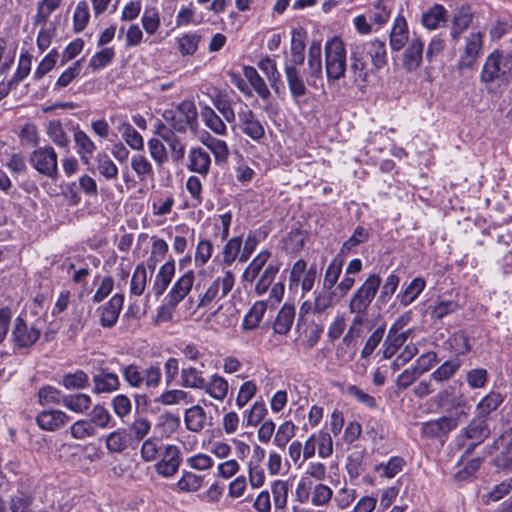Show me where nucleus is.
Wrapping results in <instances>:
<instances>
[{
    "instance_id": "nucleus-1",
    "label": "nucleus",
    "mask_w": 512,
    "mask_h": 512,
    "mask_svg": "<svg viewBox=\"0 0 512 512\" xmlns=\"http://www.w3.org/2000/svg\"><path fill=\"white\" fill-rule=\"evenodd\" d=\"M321 43L314 41L308 50V70L301 73L298 69L290 67V92L294 97L304 96L307 92L303 81L306 75L307 83L316 86L315 80L322 75Z\"/></svg>"
},
{
    "instance_id": "nucleus-2",
    "label": "nucleus",
    "mask_w": 512,
    "mask_h": 512,
    "mask_svg": "<svg viewBox=\"0 0 512 512\" xmlns=\"http://www.w3.org/2000/svg\"><path fill=\"white\" fill-rule=\"evenodd\" d=\"M121 373L126 384L134 389H155L161 383L162 373L158 365L142 368L137 364L122 366Z\"/></svg>"
},
{
    "instance_id": "nucleus-3",
    "label": "nucleus",
    "mask_w": 512,
    "mask_h": 512,
    "mask_svg": "<svg viewBox=\"0 0 512 512\" xmlns=\"http://www.w3.org/2000/svg\"><path fill=\"white\" fill-rule=\"evenodd\" d=\"M325 68L328 81L339 80L345 75L346 49L338 37H333L325 44Z\"/></svg>"
},
{
    "instance_id": "nucleus-4",
    "label": "nucleus",
    "mask_w": 512,
    "mask_h": 512,
    "mask_svg": "<svg viewBox=\"0 0 512 512\" xmlns=\"http://www.w3.org/2000/svg\"><path fill=\"white\" fill-rule=\"evenodd\" d=\"M195 282V274L192 270L182 274L172 285L170 291L165 297L166 305L158 312V318L162 320H170L173 310L192 290Z\"/></svg>"
},
{
    "instance_id": "nucleus-5",
    "label": "nucleus",
    "mask_w": 512,
    "mask_h": 512,
    "mask_svg": "<svg viewBox=\"0 0 512 512\" xmlns=\"http://www.w3.org/2000/svg\"><path fill=\"white\" fill-rule=\"evenodd\" d=\"M380 284V276L377 274H370L364 283L354 291L348 305L350 313L368 314V308L371 305Z\"/></svg>"
},
{
    "instance_id": "nucleus-6",
    "label": "nucleus",
    "mask_w": 512,
    "mask_h": 512,
    "mask_svg": "<svg viewBox=\"0 0 512 512\" xmlns=\"http://www.w3.org/2000/svg\"><path fill=\"white\" fill-rule=\"evenodd\" d=\"M235 284V275L232 271H224L217 276L205 292L199 294L197 308H205L213 301L220 300L228 295Z\"/></svg>"
},
{
    "instance_id": "nucleus-7",
    "label": "nucleus",
    "mask_w": 512,
    "mask_h": 512,
    "mask_svg": "<svg viewBox=\"0 0 512 512\" xmlns=\"http://www.w3.org/2000/svg\"><path fill=\"white\" fill-rule=\"evenodd\" d=\"M31 166L41 175L56 179L58 175V156L51 146L38 147L29 156Z\"/></svg>"
},
{
    "instance_id": "nucleus-8",
    "label": "nucleus",
    "mask_w": 512,
    "mask_h": 512,
    "mask_svg": "<svg viewBox=\"0 0 512 512\" xmlns=\"http://www.w3.org/2000/svg\"><path fill=\"white\" fill-rule=\"evenodd\" d=\"M316 278V266L307 267L306 261L299 259L290 270V291H296L300 285L304 295L313 288Z\"/></svg>"
},
{
    "instance_id": "nucleus-9",
    "label": "nucleus",
    "mask_w": 512,
    "mask_h": 512,
    "mask_svg": "<svg viewBox=\"0 0 512 512\" xmlns=\"http://www.w3.org/2000/svg\"><path fill=\"white\" fill-rule=\"evenodd\" d=\"M485 33L477 30L472 31L465 38V46L458 61L460 69L473 67L481 54Z\"/></svg>"
},
{
    "instance_id": "nucleus-10",
    "label": "nucleus",
    "mask_w": 512,
    "mask_h": 512,
    "mask_svg": "<svg viewBox=\"0 0 512 512\" xmlns=\"http://www.w3.org/2000/svg\"><path fill=\"white\" fill-rule=\"evenodd\" d=\"M458 418L454 416H442L438 419L421 423V435L429 439H442L456 429Z\"/></svg>"
},
{
    "instance_id": "nucleus-11",
    "label": "nucleus",
    "mask_w": 512,
    "mask_h": 512,
    "mask_svg": "<svg viewBox=\"0 0 512 512\" xmlns=\"http://www.w3.org/2000/svg\"><path fill=\"white\" fill-rule=\"evenodd\" d=\"M238 128L255 141H259L265 135V130L256 115L246 104H240L237 110Z\"/></svg>"
},
{
    "instance_id": "nucleus-12",
    "label": "nucleus",
    "mask_w": 512,
    "mask_h": 512,
    "mask_svg": "<svg viewBox=\"0 0 512 512\" xmlns=\"http://www.w3.org/2000/svg\"><path fill=\"white\" fill-rule=\"evenodd\" d=\"M181 452L176 445H167L164 448L162 458L155 464L157 474L170 478L174 476L181 465Z\"/></svg>"
},
{
    "instance_id": "nucleus-13",
    "label": "nucleus",
    "mask_w": 512,
    "mask_h": 512,
    "mask_svg": "<svg viewBox=\"0 0 512 512\" xmlns=\"http://www.w3.org/2000/svg\"><path fill=\"white\" fill-rule=\"evenodd\" d=\"M123 304L124 295L116 293L104 305L97 308L99 322L103 328H112L116 325Z\"/></svg>"
},
{
    "instance_id": "nucleus-14",
    "label": "nucleus",
    "mask_w": 512,
    "mask_h": 512,
    "mask_svg": "<svg viewBox=\"0 0 512 512\" xmlns=\"http://www.w3.org/2000/svg\"><path fill=\"white\" fill-rule=\"evenodd\" d=\"M507 65L504 62V57L498 52L491 53L483 65L480 80L489 84L501 78L506 72Z\"/></svg>"
},
{
    "instance_id": "nucleus-15",
    "label": "nucleus",
    "mask_w": 512,
    "mask_h": 512,
    "mask_svg": "<svg viewBox=\"0 0 512 512\" xmlns=\"http://www.w3.org/2000/svg\"><path fill=\"white\" fill-rule=\"evenodd\" d=\"M186 167L189 171L206 177L211 168L209 152L202 147H191L188 151Z\"/></svg>"
},
{
    "instance_id": "nucleus-16",
    "label": "nucleus",
    "mask_w": 512,
    "mask_h": 512,
    "mask_svg": "<svg viewBox=\"0 0 512 512\" xmlns=\"http://www.w3.org/2000/svg\"><path fill=\"white\" fill-rule=\"evenodd\" d=\"M355 47L363 56H368L376 70L383 68L387 64V52L385 43L381 40L356 44Z\"/></svg>"
},
{
    "instance_id": "nucleus-17",
    "label": "nucleus",
    "mask_w": 512,
    "mask_h": 512,
    "mask_svg": "<svg viewBox=\"0 0 512 512\" xmlns=\"http://www.w3.org/2000/svg\"><path fill=\"white\" fill-rule=\"evenodd\" d=\"M70 421V416L61 410H43L36 417V423L44 431H57Z\"/></svg>"
},
{
    "instance_id": "nucleus-18",
    "label": "nucleus",
    "mask_w": 512,
    "mask_h": 512,
    "mask_svg": "<svg viewBox=\"0 0 512 512\" xmlns=\"http://www.w3.org/2000/svg\"><path fill=\"white\" fill-rule=\"evenodd\" d=\"M12 337L17 346L31 347L39 339L40 331L33 327H28L22 318L17 317L12 331Z\"/></svg>"
},
{
    "instance_id": "nucleus-19",
    "label": "nucleus",
    "mask_w": 512,
    "mask_h": 512,
    "mask_svg": "<svg viewBox=\"0 0 512 512\" xmlns=\"http://www.w3.org/2000/svg\"><path fill=\"white\" fill-rule=\"evenodd\" d=\"M424 42L419 37H413L404 51L403 67L411 72L420 67L423 58Z\"/></svg>"
},
{
    "instance_id": "nucleus-20",
    "label": "nucleus",
    "mask_w": 512,
    "mask_h": 512,
    "mask_svg": "<svg viewBox=\"0 0 512 512\" xmlns=\"http://www.w3.org/2000/svg\"><path fill=\"white\" fill-rule=\"evenodd\" d=\"M92 380L93 392L96 394L112 393L120 388L118 375L104 368H100L99 372L93 375Z\"/></svg>"
},
{
    "instance_id": "nucleus-21",
    "label": "nucleus",
    "mask_w": 512,
    "mask_h": 512,
    "mask_svg": "<svg viewBox=\"0 0 512 512\" xmlns=\"http://www.w3.org/2000/svg\"><path fill=\"white\" fill-rule=\"evenodd\" d=\"M176 265L173 259L165 262L158 270L152 285V291L156 297H160L167 290L174 275Z\"/></svg>"
},
{
    "instance_id": "nucleus-22",
    "label": "nucleus",
    "mask_w": 512,
    "mask_h": 512,
    "mask_svg": "<svg viewBox=\"0 0 512 512\" xmlns=\"http://www.w3.org/2000/svg\"><path fill=\"white\" fill-rule=\"evenodd\" d=\"M310 312L315 313L314 309H313V303L306 301L300 307L299 322L297 324L296 330L298 333H300V335L302 334V332H304V333L309 332L310 333L309 342L311 345H314L320 337L322 328H320L313 322H311L310 324L306 323L307 315Z\"/></svg>"
},
{
    "instance_id": "nucleus-23",
    "label": "nucleus",
    "mask_w": 512,
    "mask_h": 512,
    "mask_svg": "<svg viewBox=\"0 0 512 512\" xmlns=\"http://www.w3.org/2000/svg\"><path fill=\"white\" fill-rule=\"evenodd\" d=\"M473 21V12L469 6H462L454 14L450 36L451 39L457 42L464 31H466Z\"/></svg>"
},
{
    "instance_id": "nucleus-24",
    "label": "nucleus",
    "mask_w": 512,
    "mask_h": 512,
    "mask_svg": "<svg viewBox=\"0 0 512 512\" xmlns=\"http://www.w3.org/2000/svg\"><path fill=\"white\" fill-rule=\"evenodd\" d=\"M76 151L84 165H89L96 145L83 130L77 128L74 131Z\"/></svg>"
},
{
    "instance_id": "nucleus-25",
    "label": "nucleus",
    "mask_w": 512,
    "mask_h": 512,
    "mask_svg": "<svg viewBox=\"0 0 512 512\" xmlns=\"http://www.w3.org/2000/svg\"><path fill=\"white\" fill-rule=\"evenodd\" d=\"M407 22L401 15L394 20L393 27L390 32V46L393 51L401 50L410 41Z\"/></svg>"
},
{
    "instance_id": "nucleus-26",
    "label": "nucleus",
    "mask_w": 512,
    "mask_h": 512,
    "mask_svg": "<svg viewBox=\"0 0 512 512\" xmlns=\"http://www.w3.org/2000/svg\"><path fill=\"white\" fill-rule=\"evenodd\" d=\"M448 12L441 4H434L422 13L421 23L428 30H435L447 22Z\"/></svg>"
},
{
    "instance_id": "nucleus-27",
    "label": "nucleus",
    "mask_w": 512,
    "mask_h": 512,
    "mask_svg": "<svg viewBox=\"0 0 512 512\" xmlns=\"http://www.w3.org/2000/svg\"><path fill=\"white\" fill-rule=\"evenodd\" d=\"M496 450H499L495 457V464L499 468H508L512 466V436L509 434L501 435L495 442Z\"/></svg>"
},
{
    "instance_id": "nucleus-28",
    "label": "nucleus",
    "mask_w": 512,
    "mask_h": 512,
    "mask_svg": "<svg viewBox=\"0 0 512 512\" xmlns=\"http://www.w3.org/2000/svg\"><path fill=\"white\" fill-rule=\"evenodd\" d=\"M392 9V0H375L368 9L369 19L379 26L384 25L389 20Z\"/></svg>"
},
{
    "instance_id": "nucleus-29",
    "label": "nucleus",
    "mask_w": 512,
    "mask_h": 512,
    "mask_svg": "<svg viewBox=\"0 0 512 512\" xmlns=\"http://www.w3.org/2000/svg\"><path fill=\"white\" fill-rule=\"evenodd\" d=\"M464 432L468 439L474 440L468 451L473 449L476 445L480 444L490 434L486 420L482 419L480 416L472 420L465 428Z\"/></svg>"
},
{
    "instance_id": "nucleus-30",
    "label": "nucleus",
    "mask_w": 512,
    "mask_h": 512,
    "mask_svg": "<svg viewBox=\"0 0 512 512\" xmlns=\"http://www.w3.org/2000/svg\"><path fill=\"white\" fill-rule=\"evenodd\" d=\"M240 104H243L240 98L233 100L227 97H218L214 100L215 108L229 124L233 125V128L236 126V108L240 109Z\"/></svg>"
},
{
    "instance_id": "nucleus-31",
    "label": "nucleus",
    "mask_w": 512,
    "mask_h": 512,
    "mask_svg": "<svg viewBox=\"0 0 512 512\" xmlns=\"http://www.w3.org/2000/svg\"><path fill=\"white\" fill-rule=\"evenodd\" d=\"M228 389L227 380L218 374L211 375L209 381H205V387L202 388L210 397L219 401L227 396Z\"/></svg>"
},
{
    "instance_id": "nucleus-32",
    "label": "nucleus",
    "mask_w": 512,
    "mask_h": 512,
    "mask_svg": "<svg viewBox=\"0 0 512 512\" xmlns=\"http://www.w3.org/2000/svg\"><path fill=\"white\" fill-rule=\"evenodd\" d=\"M307 33L302 28L295 29L292 32L291 38V56L292 61L295 64H303L305 59V47H306Z\"/></svg>"
},
{
    "instance_id": "nucleus-33",
    "label": "nucleus",
    "mask_w": 512,
    "mask_h": 512,
    "mask_svg": "<svg viewBox=\"0 0 512 512\" xmlns=\"http://www.w3.org/2000/svg\"><path fill=\"white\" fill-rule=\"evenodd\" d=\"M181 385L186 388L200 389L205 387V378L203 377V371L196 367L189 366L182 368L181 373Z\"/></svg>"
},
{
    "instance_id": "nucleus-34",
    "label": "nucleus",
    "mask_w": 512,
    "mask_h": 512,
    "mask_svg": "<svg viewBox=\"0 0 512 512\" xmlns=\"http://www.w3.org/2000/svg\"><path fill=\"white\" fill-rule=\"evenodd\" d=\"M184 421L188 430L192 432H199L204 428L206 413L201 406H192L186 410Z\"/></svg>"
},
{
    "instance_id": "nucleus-35",
    "label": "nucleus",
    "mask_w": 512,
    "mask_h": 512,
    "mask_svg": "<svg viewBox=\"0 0 512 512\" xmlns=\"http://www.w3.org/2000/svg\"><path fill=\"white\" fill-rule=\"evenodd\" d=\"M62 404L75 413H84L90 408L92 399L89 395L84 393L64 395Z\"/></svg>"
},
{
    "instance_id": "nucleus-36",
    "label": "nucleus",
    "mask_w": 512,
    "mask_h": 512,
    "mask_svg": "<svg viewBox=\"0 0 512 512\" xmlns=\"http://www.w3.org/2000/svg\"><path fill=\"white\" fill-rule=\"evenodd\" d=\"M354 317L348 328L347 333L343 337V342L348 346L354 343L359 337L362 336L365 326L368 323V314H353Z\"/></svg>"
},
{
    "instance_id": "nucleus-37",
    "label": "nucleus",
    "mask_w": 512,
    "mask_h": 512,
    "mask_svg": "<svg viewBox=\"0 0 512 512\" xmlns=\"http://www.w3.org/2000/svg\"><path fill=\"white\" fill-rule=\"evenodd\" d=\"M344 264V259L337 255L335 256L329 265L327 266L323 279V289L332 290L336 285Z\"/></svg>"
},
{
    "instance_id": "nucleus-38",
    "label": "nucleus",
    "mask_w": 512,
    "mask_h": 512,
    "mask_svg": "<svg viewBox=\"0 0 512 512\" xmlns=\"http://www.w3.org/2000/svg\"><path fill=\"white\" fill-rule=\"evenodd\" d=\"M410 335V330L400 333L388 331V335L383 344V356L385 359L391 358L396 354L397 350L406 342Z\"/></svg>"
},
{
    "instance_id": "nucleus-39",
    "label": "nucleus",
    "mask_w": 512,
    "mask_h": 512,
    "mask_svg": "<svg viewBox=\"0 0 512 512\" xmlns=\"http://www.w3.org/2000/svg\"><path fill=\"white\" fill-rule=\"evenodd\" d=\"M105 445L110 453H122L128 447V435L125 429H117L109 433Z\"/></svg>"
},
{
    "instance_id": "nucleus-40",
    "label": "nucleus",
    "mask_w": 512,
    "mask_h": 512,
    "mask_svg": "<svg viewBox=\"0 0 512 512\" xmlns=\"http://www.w3.org/2000/svg\"><path fill=\"white\" fill-rule=\"evenodd\" d=\"M201 117L204 124L215 134L225 135L227 127L224 121L216 114V112L208 106H205L201 111Z\"/></svg>"
},
{
    "instance_id": "nucleus-41",
    "label": "nucleus",
    "mask_w": 512,
    "mask_h": 512,
    "mask_svg": "<svg viewBox=\"0 0 512 512\" xmlns=\"http://www.w3.org/2000/svg\"><path fill=\"white\" fill-rule=\"evenodd\" d=\"M61 384L68 390H81L89 386V377L85 371L78 369L73 373L65 374Z\"/></svg>"
},
{
    "instance_id": "nucleus-42",
    "label": "nucleus",
    "mask_w": 512,
    "mask_h": 512,
    "mask_svg": "<svg viewBox=\"0 0 512 512\" xmlns=\"http://www.w3.org/2000/svg\"><path fill=\"white\" fill-rule=\"evenodd\" d=\"M503 402V397L500 393L491 391L476 406L478 416L485 417L491 412L495 411Z\"/></svg>"
},
{
    "instance_id": "nucleus-43",
    "label": "nucleus",
    "mask_w": 512,
    "mask_h": 512,
    "mask_svg": "<svg viewBox=\"0 0 512 512\" xmlns=\"http://www.w3.org/2000/svg\"><path fill=\"white\" fill-rule=\"evenodd\" d=\"M243 72L245 78L248 80L259 97L265 99L270 95L266 83L254 67L245 66Z\"/></svg>"
},
{
    "instance_id": "nucleus-44",
    "label": "nucleus",
    "mask_w": 512,
    "mask_h": 512,
    "mask_svg": "<svg viewBox=\"0 0 512 512\" xmlns=\"http://www.w3.org/2000/svg\"><path fill=\"white\" fill-rule=\"evenodd\" d=\"M425 285L426 283L423 278H414L410 282V284L405 288V290L400 295H398L400 303L404 306L410 305L421 294V292L425 288Z\"/></svg>"
},
{
    "instance_id": "nucleus-45",
    "label": "nucleus",
    "mask_w": 512,
    "mask_h": 512,
    "mask_svg": "<svg viewBox=\"0 0 512 512\" xmlns=\"http://www.w3.org/2000/svg\"><path fill=\"white\" fill-rule=\"evenodd\" d=\"M363 55L359 52V50L354 46L351 51V60L352 63L350 65V70L354 76V82L364 83L367 80V69L366 62L363 59Z\"/></svg>"
},
{
    "instance_id": "nucleus-46",
    "label": "nucleus",
    "mask_w": 512,
    "mask_h": 512,
    "mask_svg": "<svg viewBox=\"0 0 512 512\" xmlns=\"http://www.w3.org/2000/svg\"><path fill=\"white\" fill-rule=\"evenodd\" d=\"M95 161L97 164L98 172L106 179V180H114L118 176V167L115 163L110 159V157L104 153L100 152L96 155Z\"/></svg>"
},
{
    "instance_id": "nucleus-47",
    "label": "nucleus",
    "mask_w": 512,
    "mask_h": 512,
    "mask_svg": "<svg viewBox=\"0 0 512 512\" xmlns=\"http://www.w3.org/2000/svg\"><path fill=\"white\" fill-rule=\"evenodd\" d=\"M405 464L406 462L402 457L393 456L386 463L378 464L375 470L379 472L380 476L391 479L403 470Z\"/></svg>"
},
{
    "instance_id": "nucleus-48",
    "label": "nucleus",
    "mask_w": 512,
    "mask_h": 512,
    "mask_svg": "<svg viewBox=\"0 0 512 512\" xmlns=\"http://www.w3.org/2000/svg\"><path fill=\"white\" fill-rule=\"evenodd\" d=\"M266 311L264 302H256L245 315L242 323L244 330H253L258 327Z\"/></svg>"
},
{
    "instance_id": "nucleus-49",
    "label": "nucleus",
    "mask_w": 512,
    "mask_h": 512,
    "mask_svg": "<svg viewBox=\"0 0 512 512\" xmlns=\"http://www.w3.org/2000/svg\"><path fill=\"white\" fill-rule=\"evenodd\" d=\"M460 367L461 361L459 359L447 360L431 374V377L437 382L447 381L453 377Z\"/></svg>"
},
{
    "instance_id": "nucleus-50",
    "label": "nucleus",
    "mask_w": 512,
    "mask_h": 512,
    "mask_svg": "<svg viewBox=\"0 0 512 512\" xmlns=\"http://www.w3.org/2000/svg\"><path fill=\"white\" fill-rule=\"evenodd\" d=\"M147 281L148 276L145 266L143 264H138L132 275L130 293L135 296H141L145 291Z\"/></svg>"
},
{
    "instance_id": "nucleus-51",
    "label": "nucleus",
    "mask_w": 512,
    "mask_h": 512,
    "mask_svg": "<svg viewBox=\"0 0 512 512\" xmlns=\"http://www.w3.org/2000/svg\"><path fill=\"white\" fill-rule=\"evenodd\" d=\"M47 134L55 145L62 148L69 146L70 139L59 120H52L48 123Z\"/></svg>"
},
{
    "instance_id": "nucleus-52",
    "label": "nucleus",
    "mask_w": 512,
    "mask_h": 512,
    "mask_svg": "<svg viewBox=\"0 0 512 512\" xmlns=\"http://www.w3.org/2000/svg\"><path fill=\"white\" fill-rule=\"evenodd\" d=\"M204 477L189 471H183L177 482V488L182 492H196L203 484Z\"/></svg>"
},
{
    "instance_id": "nucleus-53",
    "label": "nucleus",
    "mask_w": 512,
    "mask_h": 512,
    "mask_svg": "<svg viewBox=\"0 0 512 512\" xmlns=\"http://www.w3.org/2000/svg\"><path fill=\"white\" fill-rule=\"evenodd\" d=\"M272 495L275 512H286L288 483L285 481H276L272 486Z\"/></svg>"
},
{
    "instance_id": "nucleus-54",
    "label": "nucleus",
    "mask_w": 512,
    "mask_h": 512,
    "mask_svg": "<svg viewBox=\"0 0 512 512\" xmlns=\"http://www.w3.org/2000/svg\"><path fill=\"white\" fill-rule=\"evenodd\" d=\"M91 424H95L101 429L114 427L115 422L109 411L102 405H95L90 413Z\"/></svg>"
},
{
    "instance_id": "nucleus-55",
    "label": "nucleus",
    "mask_w": 512,
    "mask_h": 512,
    "mask_svg": "<svg viewBox=\"0 0 512 512\" xmlns=\"http://www.w3.org/2000/svg\"><path fill=\"white\" fill-rule=\"evenodd\" d=\"M141 24L146 34L154 35L160 27V15L155 7L146 8L141 17Z\"/></svg>"
},
{
    "instance_id": "nucleus-56",
    "label": "nucleus",
    "mask_w": 512,
    "mask_h": 512,
    "mask_svg": "<svg viewBox=\"0 0 512 512\" xmlns=\"http://www.w3.org/2000/svg\"><path fill=\"white\" fill-rule=\"evenodd\" d=\"M90 19L89 6L86 1H79L76 5L74 15H73V27L74 31L79 33L83 31Z\"/></svg>"
},
{
    "instance_id": "nucleus-57",
    "label": "nucleus",
    "mask_w": 512,
    "mask_h": 512,
    "mask_svg": "<svg viewBox=\"0 0 512 512\" xmlns=\"http://www.w3.org/2000/svg\"><path fill=\"white\" fill-rule=\"evenodd\" d=\"M82 70L81 61H75L71 66L64 70L58 77L54 90H60L70 85L77 77H79Z\"/></svg>"
},
{
    "instance_id": "nucleus-58",
    "label": "nucleus",
    "mask_w": 512,
    "mask_h": 512,
    "mask_svg": "<svg viewBox=\"0 0 512 512\" xmlns=\"http://www.w3.org/2000/svg\"><path fill=\"white\" fill-rule=\"evenodd\" d=\"M190 397L187 392L179 389L167 390L155 399V402L162 405H176L179 403H189Z\"/></svg>"
},
{
    "instance_id": "nucleus-59",
    "label": "nucleus",
    "mask_w": 512,
    "mask_h": 512,
    "mask_svg": "<svg viewBox=\"0 0 512 512\" xmlns=\"http://www.w3.org/2000/svg\"><path fill=\"white\" fill-rule=\"evenodd\" d=\"M20 143L25 148L36 147L39 143V133L35 124H24L19 132Z\"/></svg>"
},
{
    "instance_id": "nucleus-60",
    "label": "nucleus",
    "mask_w": 512,
    "mask_h": 512,
    "mask_svg": "<svg viewBox=\"0 0 512 512\" xmlns=\"http://www.w3.org/2000/svg\"><path fill=\"white\" fill-rule=\"evenodd\" d=\"M147 145L151 158L157 166L162 167L168 161V153L163 142L159 138H151Z\"/></svg>"
},
{
    "instance_id": "nucleus-61",
    "label": "nucleus",
    "mask_w": 512,
    "mask_h": 512,
    "mask_svg": "<svg viewBox=\"0 0 512 512\" xmlns=\"http://www.w3.org/2000/svg\"><path fill=\"white\" fill-rule=\"evenodd\" d=\"M269 258V253L266 251H263L259 253L249 264V266L245 269L243 273V279L248 282H253L260 271L262 270L263 266L266 264L267 260Z\"/></svg>"
},
{
    "instance_id": "nucleus-62",
    "label": "nucleus",
    "mask_w": 512,
    "mask_h": 512,
    "mask_svg": "<svg viewBox=\"0 0 512 512\" xmlns=\"http://www.w3.org/2000/svg\"><path fill=\"white\" fill-rule=\"evenodd\" d=\"M200 37L195 33H187L177 38L178 51L182 56L193 55L198 48Z\"/></svg>"
},
{
    "instance_id": "nucleus-63",
    "label": "nucleus",
    "mask_w": 512,
    "mask_h": 512,
    "mask_svg": "<svg viewBox=\"0 0 512 512\" xmlns=\"http://www.w3.org/2000/svg\"><path fill=\"white\" fill-rule=\"evenodd\" d=\"M242 252V239L240 237L231 238L223 248V263L231 265Z\"/></svg>"
},
{
    "instance_id": "nucleus-64",
    "label": "nucleus",
    "mask_w": 512,
    "mask_h": 512,
    "mask_svg": "<svg viewBox=\"0 0 512 512\" xmlns=\"http://www.w3.org/2000/svg\"><path fill=\"white\" fill-rule=\"evenodd\" d=\"M131 167L140 180L153 175V167L144 155H134L131 159Z\"/></svg>"
}]
</instances>
